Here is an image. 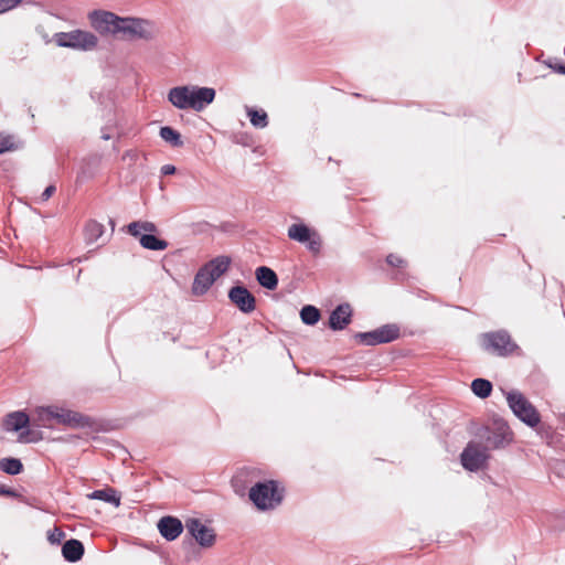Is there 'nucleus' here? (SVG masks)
Instances as JSON below:
<instances>
[{
    "label": "nucleus",
    "instance_id": "obj_1",
    "mask_svg": "<svg viewBox=\"0 0 565 565\" xmlns=\"http://www.w3.org/2000/svg\"><path fill=\"white\" fill-rule=\"evenodd\" d=\"M215 98V90L210 87L175 86L168 92V100L178 109L202 111Z\"/></svg>",
    "mask_w": 565,
    "mask_h": 565
},
{
    "label": "nucleus",
    "instance_id": "obj_15",
    "mask_svg": "<svg viewBox=\"0 0 565 565\" xmlns=\"http://www.w3.org/2000/svg\"><path fill=\"white\" fill-rule=\"evenodd\" d=\"M185 527L191 536L194 537L202 547H211L215 543L214 531L203 524L199 519L188 520Z\"/></svg>",
    "mask_w": 565,
    "mask_h": 565
},
{
    "label": "nucleus",
    "instance_id": "obj_33",
    "mask_svg": "<svg viewBox=\"0 0 565 565\" xmlns=\"http://www.w3.org/2000/svg\"><path fill=\"white\" fill-rule=\"evenodd\" d=\"M64 536L65 533L62 530H60L58 527H54V530L49 531L47 541L51 544H60Z\"/></svg>",
    "mask_w": 565,
    "mask_h": 565
},
{
    "label": "nucleus",
    "instance_id": "obj_7",
    "mask_svg": "<svg viewBox=\"0 0 565 565\" xmlns=\"http://www.w3.org/2000/svg\"><path fill=\"white\" fill-rule=\"evenodd\" d=\"M288 237L295 242L301 243L313 255L320 254L322 249V238L317 230L310 228L303 223H296L289 226Z\"/></svg>",
    "mask_w": 565,
    "mask_h": 565
},
{
    "label": "nucleus",
    "instance_id": "obj_2",
    "mask_svg": "<svg viewBox=\"0 0 565 565\" xmlns=\"http://www.w3.org/2000/svg\"><path fill=\"white\" fill-rule=\"evenodd\" d=\"M231 263V257L221 255L203 265L195 274L192 285L193 294L204 295L214 281L228 270Z\"/></svg>",
    "mask_w": 565,
    "mask_h": 565
},
{
    "label": "nucleus",
    "instance_id": "obj_16",
    "mask_svg": "<svg viewBox=\"0 0 565 565\" xmlns=\"http://www.w3.org/2000/svg\"><path fill=\"white\" fill-rule=\"evenodd\" d=\"M158 530L167 541H174L183 531L182 522L174 516H163L158 522Z\"/></svg>",
    "mask_w": 565,
    "mask_h": 565
},
{
    "label": "nucleus",
    "instance_id": "obj_39",
    "mask_svg": "<svg viewBox=\"0 0 565 565\" xmlns=\"http://www.w3.org/2000/svg\"><path fill=\"white\" fill-rule=\"evenodd\" d=\"M556 72L565 75V64H557L555 67H553Z\"/></svg>",
    "mask_w": 565,
    "mask_h": 565
},
{
    "label": "nucleus",
    "instance_id": "obj_12",
    "mask_svg": "<svg viewBox=\"0 0 565 565\" xmlns=\"http://www.w3.org/2000/svg\"><path fill=\"white\" fill-rule=\"evenodd\" d=\"M486 446L489 449H501L510 445L513 440V433L509 425L503 420H495L494 428L488 430L486 436Z\"/></svg>",
    "mask_w": 565,
    "mask_h": 565
},
{
    "label": "nucleus",
    "instance_id": "obj_22",
    "mask_svg": "<svg viewBox=\"0 0 565 565\" xmlns=\"http://www.w3.org/2000/svg\"><path fill=\"white\" fill-rule=\"evenodd\" d=\"M140 245L149 250H164L168 242L157 237L153 234H142L138 236Z\"/></svg>",
    "mask_w": 565,
    "mask_h": 565
},
{
    "label": "nucleus",
    "instance_id": "obj_14",
    "mask_svg": "<svg viewBox=\"0 0 565 565\" xmlns=\"http://www.w3.org/2000/svg\"><path fill=\"white\" fill-rule=\"evenodd\" d=\"M54 424L65 425L73 428L89 426V418L78 412L53 405Z\"/></svg>",
    "mask_w": 565,
    "mask_h": 565
},
{
    "label": "nucleus",
    "instance_id": "obj_21",
    "mask_svg": "<svg viewBox=\"0 0 565 565\" xmlns=\"http://www.w3.org/2000/svg\"><path fill=\"white\" fill-rule=\"evenodd\" d=\"M89 499L93 500H100L107 503H110L118 508L120 505V495L118 494L117 490L114 488H107L104 490H95L92 493L87 495Z\"/></svg>",
    "mask_w": 565,
    "mask_h": 565
},
{
    "label": "nucleus",
    "instance_id": "obj_10",
    "mask_svg": "<svg viewBox=\"0 0 565 565\" xmlns=\"http://www.w3.org/2000/svg\"><path fill=\"white\" fill-rule=\"evenodd\" d=\"M489 457L488 447L470 441L462 450L460 460L466 470L475 472L487 465Z\"/></svg>",
    "mask_w": 565,
    "mask_h": 565
},
{
    "label": "nucleus",
    "instance_id": "obj_19",
    "mask_svg": "<svg viewBox=\"0 0 565 565\" xmlns=\"http://www.w3.org/2000/svg\"><path fill=\"white\" fill-rule=\"evenodd\" d=\"M84 552L83 543L76 539L67 540L62 546V555L70 563H76L82 559Z\"/></svg>",
    "mask_w": 565,
    "mask_h": 565
},
{
    "label": "nucleus",
    "instance_id": "obj_5",
    "mask_svg": "<svg viewBox=\"0 0 565 565\" xmlns=\"http://www.w3.org/2000/svg\"><path fill=\"white\" fill-rule=\"evenodd\" d=\"M505 398L512 413L525 425L533 428L540 424V413L520 391L508 392Z\"/></svg>",
    "mask_w": 565,
    "mask_h": 565
},
{
    "label": "nucleus",
    "instance_id": "obj_20",
    "mask_svg": "<svg viewBox=\"0 0 565 565\" xmlns=\"http://www.w3.org/2000/svg\"><path fill=\"white\" fill-rule=\"evenodd\" d=\"M257 282L269 290H274L278 286L277 274L267 266H260L255 271Z\"/></svg>",
    "mask_w": 565,
    "mask_h": 565
},
{
    "label": "nucleus",
    "instance_id": "obj_32",
    "mask_svg": "<svg viewBox=\"0 0 565 565\" xmlns=\"http://www.w3.org/2000/svg\"><path fill=\"white\" fill-rule=\"evenodd\" d=\"M20 148V143L11 135H0V154L7 151H13Z\"/></svg>",
    "mask_w": 565,
    "mask_h": 565
},
{
    "label": "nucleus",
    "instance_id": "obj_35",
    "mask_svg": "<svg viewBox=\"0 0 565 565\" xmlns=\"http://www.w3.org/2000/svg\"><path fill=\"white\" fill-rule=\"evenodd\" d=\"M386 262L388 265L394 266V267H399L404 263V260L398 255H395V254H390L386 257Z\"/></svg>",
    "mask_w": 565,
    "mask_h": 565
},
{
    "label": "nucleus",
    "instance_id": "obj_40",
    "mask_svg": "<svg viewBox=\"0 0 565 565\" xmlns=\"http://www.w3.org/2000/svg\"><path fill=\"white\" fill-rule=\"evenodd\" d=\"M102 138H103V139H105V140H108V139H110V136H109V135H107V134H104V135L102 136Z\"/></svg>",
    "mask_w": 565,
    "mask_h": 565
},
{
    "label": "nucleus",
    "instance_id": "obj_6",
    "mask_svg": "<svg viewBox=\"0 0 565 565\" xmlns=\"http://www.w3.org/2000/svg\"><path fill=\"white\" fill-rule=\"evenodd\" d=\"M54 40L61 47H70L81 51H90L95 49L98 43V39L95 34L83 30L56 33L54 35Z\"/></svg>",
    "mask_w": 565,
    "mask_h": 565
},
{
    "label": "nucleus",
    "instance_id": "obj_28",
    "mask_svg": "<svg viewBox=\"0 0 565 565\" xmlns=\"http://www.w3.org/2000/svg\"><path fill=\"white\" fill-rule=\"evenodd\" d=\"M320 311L311 305H306L300 310L301 321L307 326H315L320 320Z\"/></svg>",
    "mask_w": 565,
    "mask_h": 565
},
{
    "label": "nucleus",
    "instance_id": "obj_3",
    "mask_svg": "<svg viewBox=\"0 0 565 565\" xmlns=\"http://www.w3.org/2000/svg\"><path fill=\"white\" fill-rule=\"evenodd\" d=\"M249 499L258 510L275 509L282 501V493L274 480L257 482L249 490Z\"/></svg>",
    "mask_w": 565,
    "mask_h": 565
},
{
    "label": "nucleus",
    "instance_id": "obj_23",
    "mask_svg": "<svg viewBox=\"0 0 565 565\" xmlns=\"http://www.w3.org/2000/svg\"><path fill=\"white\" fill-rule=\"evenodd\" d=\"M157 230V225L148 221H135L127 226V232L134 237L142 235V232H145L143 234H153Z\"/></svg>",
    "mask_w": 565,
    "mask_h": 565
},
{
    "label": "nucleus",
    "instance_id": "obj_38",
    "mask_svg": "<svg viewBox=\"0 0 565 565\" xmlns=\"http://www.w3.org/2000/svg\"><path fill=\"white\" fill-rule=\"evenodd\" d=\"M0 495L17 497L18 494L14 490L0 484Z\"/></svg>",
    "mask_w": 565,
    "mask_h": 565
},
{
    "label": "nucleus",
    "instance_id": "obj_31",
    "mask_svg": "<svg viewBox=\"0 0 565 565\" xmlns=\"http://www.w3.org/2000/svg\"><path fill=\"white\" fill-rule=\"evenodd\" d=\"M355 339L359 341V343L364 344V345L373 347V345L382 344V342L380 341L379 329H375V330H372L369 332L356 333Z\"/></svg>",
    "mask_w": 565,
    "mask_h": 565
},
{
    "label": "nucleus",
    "instance_id": "obj_17",
    "mask_svg": "<svg viewBox=\"0 0 565 565\" xmlns=\"http://www.w3.org/2000/svg\"><path fill=\"white\" fill-rule=\"evenodd\" d=\"M352 317V309L349 303H341L335 307L329 317L330 329L338 331L343 330L350 322Z\"/></svg>",
    "mask_w": 565,
    "mask_h": 565
},
{
    "label": "nucleus",
    "instance_id": "obj_30",
    "mask_svg": "<svg viewBox=\"0 0 565 565\" xmlns=\"http://www.w3.org/2000/svg\"><path fill=\"white\" fill-rule=\"evenodd\" d=\"M471 390L480 398H487L492 392V384L486 379H475L471 383Z\"/></svg>",
    "mask_w": 565,
    "mask_h": 565
},
{
    "label": "nucleus",
    "instance_id": "obj_11",
    "mask_svg": "<svg viewBox=\"0 0 565 565\" xmlns=\"http://www.w3.org/2000/svg\"><path fill=\"white\" fill-rule=\"evenodd\" d=\"M120 17L108 11H94L89 14L92 26L100 34L118 35Z\"/></svg>",
    "mask_w": 565,
    "mask_h": 565
},
{
    "label": "nucleus",
    "instance_id": "obj_13",
    "mask_svg": "<svg viewBox=\"0 0 565 565\" xmlns=\"http://www.w3.org/2000/svg\"><path fill=\"white\" fill-rule=\"evenodd\" d=\"M230 301L243 313H250L256 309V298L245 286H234L228 291Z\"/></svg>",
    "mask_w": 565,
    "mask_h": 565
},
{
    "label": "nucleus",
    "instance_id": "obj_4",
    "mask_svg": "<svg viewBox=\"0 0 565 565\" xmlns=\"http://www.w3.org/2000/svg\"><path fill=\"white\" fill-rule=\"evenodd\" d=\"M482 350L497 356H509L519 349L505 330L486 332L479 335Z\"/></svg>",
    "mask_w": 565,
    "mask_h": 565
},
{
    "label": "nucleus",
    "instance_id": "obj_34",
    "mask_svg": "<svg viewBox=\"0 0 565 565\" xmlns=\"http://www.w3.org/2000/svg\"><path fill=\"white\" fill-rule=\"evenodd\" d=\"M21 0H0V14L14 9Z\"/></svg>",
    "mask_w": 565,
    "mask_h": 565
},
{
    "label": "nucleus",
    "instance_id": "obj_36",
    "mask_svg": "<svg viewBox=\"0 0 565 565\" xmlns=\"http://www.w3.org/2000/svg\"><path fill=\"white\" fill-rule=\"evenodd\" d=\"M55 191H56L55 185L50 184L49 186L45 188V190L41 194V200L47 201L55 193Z\"/></svg>",
    "mask_w": 565,
    "mask_h": 565
},
{
    "label": "nucleus",
    "instance_id": "obj_18",
    "mask_svg": "<svg viewBox=\"0 0 565 565\" xmlns=\"http://www.w3.org/2000/svg\"><path fill=\"white\" fill-rule=\"evenodd\" d=\"M31 425L38 428H52L54 426L53 405L34 408L31 413Z\"/></svg>",
    "mask_w": 565,
    "mask_h": 565
},
{
    "label": "nucleus",
    "instance_id": "obj_26",
    "mask_svg": "<svg viewBox=\"0 0 565 565\" xmlns=\"http://www.w3.org/2000/svg\"><path fill=\"white\" fill-rule=\"evenodd\" d=\"M377 329H379V333H380V341L382 343H390V342L398 339L401 335L399 327L394 323L384 324Z\"/></svg>",
    "mask_w": 565,
    "mask_h": 565
},
{
    "label": "nucleus",
    "instance_id": "obj_27",
    "mask_svg": "<svg viewBox=\"0 0 565 565\" xmlns=\"http://www.w3.org/2000/svg\"><path fill=\"white\" fill-rule=\"evenodd\" d=\"M159 135L162 140L172 147L179 148L183 146L180 132L169 126L161 127Z\"/></svg>",
    "mask_w": 565,
    "mask_h": 565
},
{
    "label": "nucleus",
    "instance_id": "obj_9",
    "mask_svg": "<svg viewBox=\"0 0 565 565\" xmlns=\"http://www.w3.org/2000/svg\"><path fill=\"white\" fill-rule=\"evenodd\" d=\"M117 36L122 40H148L152 36L151 24L142 19L121 18Z\"/></svg>",
    "mask_w": 565,
    "mask_h": 565
},
{
    "label": "nucleus",
    "instance_id": "obj_37",
    "mask_svg": "<svg viewBox=\"0 0 565 565\" xmlns=\"http://www.w3.org/2000/svg\"><path fill=\"white\" fill-rule=\"evenodd\" d=\"M161 173L163 175H171L175 173V167L173 164H164L161 167Z\"/></svg>",
    "mask_w": 565,
    "mask_h": 565
},
{
    "label": "nucleus",
    "instance_id": "obj_29",
    "mask_svg": "<svg viewBox=\"0 0 565 565\" xmlns=\"http://www.w3.org/2000/svg\"><path fill=\"white\" fill-rule=\"evenodd\" d=\"M0 470L10 476H17L22 472L23 465L21 460L17 458H2L0 460Z\"/></svg>",
    "mask_w": 565,
    "mask_h": 565
},
{
    "label": "nucleus",
    "instance_id": "obj_8",
    "mask_svg": "<svg viewBox=\"0 0 565 565\" xmlns=\"http://www.w3.org/2000/svg\"><path fill=\"white\" fill-rule=\"evenodd\" d=\"M31 425V415L24 411H17L6 415L3 419V428L7 431H21L19 436L20 441H38L41 439V434L34 430H24L23 428Z\"/></svg>",
    "mask_w": 565,
    "mask_h": 565
},
{
    "label": "nucleus",
    "instance_id": "obj_25",
    "mask_svg": "<svg viewBox=\"0 0 565 565\" xmlns=\"http://www.w3.org/2000/svg\"><path fill=\"white\" fill-rule=\"evenodd\" d=\"M105 232V227L102 223L90 220L86 223L84 228L85 241L88 244L96 242Z\"/></svg>",
    "mask_w": 565,
    "mask_h": 565
},
{
    "label": "nucleus",
    "instance_id": "obj_24",
    "mask_svg": "<svg viewBox=\"0 0 565 565\" xmlns=\"http://www.w3.org/2000/svg\"><path fill=\"white\" fill-rule=\"evenodd\" d=\"M246 114L255 128L263 129L268 126V116L264 109L246 106Z\"/></svg>",
    "mask_w": 565,
    "mask_h": 565
}]
</instances>
